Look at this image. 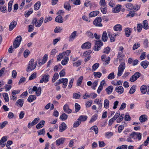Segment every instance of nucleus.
Segmentation results:
<instances>
[{"instance_id": "1", "label": "nucleus", "mask_w": 149, "mask_h": 149, "mask_svg": "<svg viewBox=\"0 0 149 149\" xmlns=\"http://www.w3.org/2000/svg\"><path fill=\"white\" fill-rule=\"evenodd\" d=\"M37 64V62H34L33 59H31L29 61L26 69L27 72H30L36 68Z\"/></svg>"}, {"instance_id": "2", "label": "nucleus", "mask_w": 149, "mask_h": 149, "mask_svg": "<svg viewBox=\"0 0 149 149\" xmlns=\"http://www.w3.org/2000/svg\"><path fill=\"white\" fill-rule=\"evenodd\" d=\"M43 20L44 18L42 17L40 18L38 21L36 18H35L33 19L32 23L33 24H35L36 27H39L41 26Z\"/></svg>"}, {"instance_id": "3", "label": "nucleus", "mask_w": 149, "mask_h": 149, "mask_svg": "<svg viewBox=\"0 0 149 149\" xmlns=\"http://www.w3.org/2000/svg\"><path fill=\"white\" fill-rule=\"evenodd\" d=\"M103 45V43L101 40H96L95 42V45L93 49L94 51H98L101 49V47Z\"/></svg>"}, {"instance_id": "4", "label": "nucleus", "mask_w": 149, "mask_h": 149, "mask_svg": "<svg viewBox=\"0 0 149 149\" xmlns=\"http://www.w3.org/2000/svg\"><path fill=\"white\" fill-rule=\"evenodd\" d=\"M125 68V63L121 62L118 67L117 75L119 77L120 76L123 74Z\"/></svg>"}, {"instance_id": "5", "label": "nucleus", "mask_w": 149, "mask_h": 149, "mask_svg": "<svg viewBox=\"0 0 149 149\" xmlns=\"http://www.w3.org/2000/svg\"><path fill=\"white\" fill-rule=\"evenodd\" d=\"M22 40V37L20 36H17L13 42V47L15 48H16L19 45Z\"/></svg>"}, {"instance_id": "6", "label": "nucleus", "mask_w": 149, "mask_h": 149, "mask_svg": "<svg viewBox=\"0 0 149 149\" xmlns=\"http://www.w3.org/2000/svg\"><path fill=\"white\" fill-rule=\"evenodd\" d=\"M130 136L134 139H138L140 140L141 138V134L140 133L133 132L130 134Z\"/></svg>"}, {"instance_id": "7", "label": "nucleus", "mask_w": 149, "mask_h": 149, "mask_svg": "<svg viewBox=\"0 0 149 149\" xmlns=\"http://www.w3.org/2000/svg\"><path fill=\"white\" fill-rule=\"evenodd\" d=\"M102 19L100 17H97L93 21V24L96 26H102V25L101 23Z\"/></svg>"}, {"instance_id": "8", "label": "nucleus", "mask_w": 149, "mask_h": 149, "mask_svg": "<svg viewBox=\"0 0 149 149\" xmlns=\"http://www.w3.org/2000/svg\"><path fill=\"white\" fill-rule=\"evenodd\" d=\"M49 74H44L42 76L40 82L41 83H42L44 82L47 83L49 81Z\"/></svg>"}, {"instance_id": "9", "label": "nucleus", "mask_w": 149, "mask_h": 149, "mask_svg": "<svg viewBox=\"0 0 149 149\" xmlns=\"http://www.w3.org/2000/svg\"><path fill=\"white\" fill-rule=\"evenodd\" d=\"M48 58V56L47 54H45L42 60L41 59H39L38 60V64L40 66L41 65L45 63L47 61Z\"/></svg>"}, {"instance_id": "10", "label": "nucleus", "mask_w": 149, "mask_h": 149, "mask_svg": "<svg viewBox=\"0 0 149 149\" xmlns=\"http://www.w3.org/2000/svg\"><path fill=\"white\" fill-rule=\"evenodd\" d=\"M7 140V136H6L3 137L0 141V144L1 145V147H3L6 145V143L5 142Z\"/></svg>"}, {"instance_id": "11", "label": "nucleus", "mask_w": 149, "mask_h": 149, "mask_svg": "<svg viewBox=\"0 0 149 149\" xmlns=\"http://www.w3.org/2000/svg\"><path fill=\"white\" fill-rule=\"evenodd\" d=\"M59 128V132H62L67 128V125L65 123L63 122L61 124Z\"/></svg>"}, {"instance_id": "12", "label": "nucleus", "mask_w": 149, "mask_h": 149, "mask_svg": "<svg viewBox=\"0 0 149 149\" xmlns=\"http://www.w3.org/2000/svg\"><path fill=\"white\" fill-rule=\"evenodd\" d=\"M91 47V43L89 42H86L83 44L81 46L82 49H89Z\"/></svg>"}, {"instance_id": "13", "label": "nucleus", "mask_w": 149, "mask_h": 149, "mask_svg": "<svg viewBox=\"0 0 149 149\" xmlns=\"http://www.w3.org/2000/svg\"><path fill=\"white\" fill-rule=\"evenodd\" d=\"M17 24V22L15 21H13L10 24L9 27V31H11L16 26Z\"/></svg>"}, {"instance_id": "14", "label": "nucleus", "mask_w": 149, "mask_h": 149, "mask_svg": "<svg viewBox=\"0 0 149 149\" xmlns=\"http://www.w3.org/2000/svg\"><path fill=\"white\" fill-rule=\"evenodd\" d=\"M132 29L130 28H127L125 29V34L127 37H129L131 33Z\"/></svg>"}, {"instance_id": "15", "label": "nucleus", "mask_w": 149, "mask_h": 149, "mask_svg": "<svg viewBox=\"0 0 149 149\" xmlns=\"http://www.w3.org/2000/svg\"><path fill=\"white\" fill-rule=\"evenodd\" d=\"M77 31H74L72 32L69 38V40L70 41H73L76 38L77 36Z\"/></svg>"}, {"instance_id": "16", "label": "nucleus", "mask_w": 149, "mask_h": 149, "mask_svg": "<svg viewBox=\"0 0 149 149\" xmlns=\"http://www.w3.org/2000/svg\"><path fill=\"white\" fill-rule=\"evenodd\" d=\"M113 29L115 31H120L122 30V26L120 24H117L114 26Z\"/></svg>"}, {"instance_id": "17", "label": "nucleus", "mask_w": 149, "mask_h": 149, "mask_svg": "<svg viewBox=\"0 0 149 149\" xmlns=\"http://www.w3.org/2000/svg\"><path fill=\"white\" fill-rule=\"evenodd\" d=\"M121 9V5H118L113 9L112 11L114 13H118L120 11Z\"/></svg>"}, {"instance_id": "18", "label": "nucleus", "mask_w": 149, "mask_h": 149, "mask_svg": "<svg viewBox=\"0 0 149 149\" xmlns=\"http://www.w3.org/2000/svg\"><path fill=\"white\" fill-rule=\"evenodd\" d=\"M45 124V121L43 120H41L36 125V128L38 129H39L43 127L44 125Z\"/></svg>"}, {"instance_id": "19", "label": "nucleus", "mask_w": 149, "mask_h": 149, "mask_svg": "<svg viewBox=\"0 0 149 149\" xmlns=\"http://www.w3.org/2000/svg\"><path fill=\"white\" fill-rule=\"evenodd\" d=\"M116 91L120 94H122L124 92V88L122 86L116 87Z\"/></svg>"}, {"instance_id": "20", "label": "nucleus", "mask_w": 149, "mask_h": 149, "mask_svg": "<svg viewBox=\"0 0 149 149\" xmlns=\"http://www.w3.org/2000/svg\"><path fill=\"white\" fill-rule=\"evenodd\" d=\"M63 17L60 15H58L55 19V21L56 22L60 23L63 22Z\"/></svg>"}, {"instance_id": "21", "label": "nucleus", "mask_w": 149, "mask_h": 149, "mask_svg": "<svg viewBox=\"0 0 149 149\" xmlns=\"http://www.w3.org/2000/svg\"><path fill=\"white\" fill-rule=\"evenodd\" d=\"M63 109L64 111L67 113H70L72 111L69 108L68 105L67 104H65L64 105Z\"/></svg>"}, {"instance_id": "22", "label": "nucleus", "mask_w": 149, "mask_h": 149, "mask_svg": "<svg viewBox=\"0 0 149 149\" xmlns=\"http://www.w3.org/2000/svg\"><path fill=\"white\" fill-rule=\"evenodd\" d=\"M65 140V138H61L59 139L56 141V143L58 146H59L61 144H63L64 143Z\"/></svg>"}, {"instance_id": "23", "label": "nucleus", "mask_w": 149, "mask_h": 149, "mask_svg": "<svg viewBox=\"0 0 149 149\" xmlns=\"http://www.w3.org/2000/svg\"><path fill=\"white\" fill-rule=\"evenodd\" d=\"M113 89V87L112 86H109L106 89V91L107 93L108 94H110L112 92Z\"/></svg>"}, {"instance_id": "24", "label": "nucleus", "mask_w": 149, "mask_h": 149, "mask_svg": "<svg viewBox=\"0 0 149 149\" xmlns=\"http://www.w3.org/2000/svg\"><path fill=\"white\" fill-rule=\"evenodd\" d=\"M147 86L145 85L142 86L140 88L141 93L143 94H145L147 92Z\"/></svg>"}, {"instance_id": "25", "label": "nucleus", "mask_w": 149, "mask_h": 149, "mask_svg": "<svg viewBox=\"0 0 149 149\" xmlns=\"http://www.w3.org/2000/svg\"><path fill=\"white\" fill-rule=\"evenodd\" d=\"M107 32L106 31H104L103 32L102 36V40L104 42H106L107 41Z\"/></svg>"}, {"instance_id": "26", "label": "nucleus", "mask_w": 149, "mask_h": 149, "mask_svg": "<svg viewBox=\"0 0 149 149\" xmlns=\"http://www.w3.org/2000/svg\"><path fill=\"white\" fill-rule=\"evenodd\" d=\"M149 64V62L147 61H145L141 62V65L143 67L144 69H146L148 67Z\"/></svg>"}, {"instance_id": "27", "label": "nucleus", "mask_w": 149, "mask_h": 149, "mask_svg": "<svg viewBox=\"0 0 149 149\" xmlns=\"http://www.w3.org/2000/svg\"><path fill=\"white\" fill-rule=\"evenodd\" d=\"M87 118V116H86L81 115L80 116L78 120L81 122H84L85 121Z\"/></svg>"}, {"instance_id": "28", "label": "nucleus", "mask_w": 149, "mask_h": 149, "mask_svg": "<svg viewBox=\"0 0 149 149\" xmlns=\"http://www.w3.org/2000/svg\"><path fill=\"white\" fill-rule=\"evenodd\" d=\"M139 120L142 123L146 121L147 118L145 115H143L140 117Z\"/></svg>"}, {"instance_id": "29", "label": "nucleus", "mask_w": 149, "mask_h": 149, "mask_svg": "<svg viewBox=\"0 0 149 149\" xmlns=\"http://www.w3.org/2000/svg\"><path fill=\"white\" fill-rule=\"evenodd\" d=\"M106 56V55L104 54L103 55L101 56V59L102 60L104 61H105V62L103 63V64L104 65H106L107 64L109 63V61L110 60V59L109 60H106L105 58V57Z\"/></svg>"}, {"instance_id": "30", "label": "nucleus", "mask_w": 149, "mask_h": 149, "mask_svg": "<svg viewBox=\"0 0 149 149\" xmlns=\"http://www.w3.org/2000/svg\"><path fill=\"white\" fill-rule=\"evenodd\" d=\"M36 99V97L35 95H30L29 97L27 100L29 102H31Z\"/></svg>"}, {"instance_id": "31", "label": "nucleus", "mask_w": 149, "mask_h": 149, "mask_svg": "<svg viewBox=\"0 0 149 149\" xmlns=\"http://www.w3.org/2000/svg\"><path fill=\"white\" fill-rule=\"evenodd\" d=\"M62 81H63L62 83H63V87L64 88H65L66 87L67 85L68 79L67 78H62Z\"/></svg>"}, {"instance_id": "32", "label": "nucleus", "mask_w": 149, "mask_h": 149, "mask_svg": "<svg viewBox=\"0 0 149 149\" xmlns=\"http://www.w3.org/2000/svg\"><path fill=\"white\" fill-rule=\"evenodd\" d=\"M41 3L40 1H38L34 6V8L35 10H38Z\"/></svg>"}, {"instance_id": "33", "label": "nucleus", "mask_w": 149, "mask_h": 149, "mask_svg": "<svg viewBox=\"0 0 149 149\" xmlns=\"http://www.w3.org/2000/svg\"><path fill=\"white\" fill-rule=\"evenodd\" d=\"M99 14V11H95L91 12L89 14V16L90 17H95Z\"/></svg>"}, {"instance_id": "34", "label": "nucleus", "mask_w": 149, "mask_h": 149, "mask_svg": "<svg viewBox=\"0 0 149 149\" xmlns=\"http://www.w3.org/2000/svg\"><path fill=\"white\" fill-rule=\"evenodd\" d=\"M143 28L145 29H149L148 26V21L147 20H144L143 22Z\"/></svg>"}, {"instance_id": "35", "label": "nucleus", "mask_w": 149, "mask_h": 149, "mask_svg": "<svg viewBox=\"0 0 149 149\" xmlns=\"http://www.w3.org/2000/svg\"><path fill=\"white\" fill-rule=\"evenodd\" d=\"M24 100L23 99H19L16 102V105L19 104L21 107H22L24 103Z\"/></svg>"}, {"instance_id": "36", "label": "nucleus", "mask_w": 149, "mask_h": 149, "mask_svg": "<svg viewBox=\"0 0 149 149\" xmlns=\"http://www.w3.org/2000/svg\"><path fill=\"white\" fill-rule=\"evenodd\" d=\"M59 75L57 73H55L53 76L52 79V82L53 83L58 78Z\"/></svg>"}, {"instance_id": "37", "label": "nucleus", "mask_w": 149, "mask_h": 149, "mask_svg": "<svg viewBox=\"0 0 149 149\" xmlns=\"http://www.w3.org/2000/svg\"><path fill=\"white\" fill-rule=\"evenodd\" d=\"M109 101L107 99H105L104 100V107L107 109L109 107Z\"/></svg>"}, {"instance_id": "38", "label": "nucleus", "mask_w": 149, "mask_h": 149, "mask_svg": "<svg viewBox=\"0 0 149 149\" xmlns=\"http://www.w3.org/2000/svg\"><path fill=\"white\" fill-rule=\"evenodd\" d=\"M127 8L129 9L130 10L134 11V6L131 3H130L127 4L126 5Z\"/></svg>"}, {"instance_id": "39", "label": "nucleus", "mask_w": 149, "mask_h": 149, "mask_svg": "<svg viewBox=\"0 0 149 149\" xmlns=\"http://www.w3.org/2000/svg\"><path fill=\"white\" fill-rule=\"evenodd\" d=\"M62 30V28L59 26H57L55 29L54 32L55 33H60L61 32Z\"/></svg>"}, {"instance_id": "40", "label": "nucleus", "mask_w": 149, "mask_h": 149, "mask_svg": "<svg viewBox=\"0 0 149 149\" xmlns=\"http://www.w3.org/2000/svg\"><path fill=\"white\" fill-rule=\"evenodd\" d=\"M33 12V10L32 9L30 8L29 9V10L27 12H25V16L26 17H28L29 15L31 14Z\"/></svg>"}, {"instance_id": "41", "label": "nucleus", "mask_w": 149, "mask_h": 149, "mask_svg": "<svg viewBox=\"0 0 149 149\" xmlns=\"http://www.w3.org/2000/svg\"><path fill=\"white\" fill-rule=\"evenodd\" d=\"M68 115L65 113H63L60 116V118L62 120H64L67 119Z\"/></svg>"}, {"instance_id": "42", "label": "nucleus", "mask_w": 149, "mask_h": 149, "mask_svg": "<svg viewBox=\"0 0 149 149\" xmlns=\"http://www.w3.org/2000/svg\"><path fill=\"white\" fill-rule=\"evenodd\" d=\"M136 86L135 85H133L131 87L129 91L130 94H132L134 93L136 91Z\"/></svg>"}, {"instance_id": "43", "label": "nucleus", "mask_w": 149, "mask_h": 149, "mask_svg": "<svg viewBox=\"0 0 149 149\" xmlns=\"http://www.w3.org/2000/svg\"><path fill=\"white\" fill-rule=\"evenodd\" d=\"M64 8L66 10H70L71 9V7L69 3L66 2L64 4Z\"/></svg>"}, {"instance_id": "44", "label": "nucleus", "mask_w": 149, "mask_h": 149, "mask_svg": "<svg viewBox=\"0 0 149 149\" xmlns=\"http://www.w3.org/2000/svg\"><path fill=\"white\" fill-rule=\"evenodd\" d=\"M141 74L139 72H135L132 76L134 77L135 80H136L141 76Z\"/></svg>"}, {"instance_id": "45", "label": "nucleus", "mask_w": 149, "mask_h": 149, "mask_svg": "<svg viewBox=\"0 0 149 149\" xmlns=\"http://www.w3.org/2000/svg\"><path fill=\"white\" fill-rule=\"evenodd\" d=\"M81 96L80 93L79 92L77 93H74L73 95V98L76 99H79Z\"/></svg>"}, {"instance_id": "46", "label": "nucleus", "mask_w": 149, "mask_h": 149, "mask_svg": "<svg viewBox=\"0 0 149 149\" xmlns=\"http://www.w3.org/2000/svg\"><path fill=\"white\" fill-rule=\"evenodd\" d=\"M3 97L6 102H8L9 101V97L8 94L6 93H4L3 94Z\"/></svg>"}, {"instance_id": "47", "label": "nucleus", "mask_w": 149, "mask_h": 149, "mask_svg": "<svg viewBox=\"0 0 149 149\" xmlns=\"http://www.w3.org/2000/svg\"><path fill=\"white\" fill-rule=\"evenodd\" d=\"M90 130H92L94 131L95 132V134H97L98 131V130L97 127L96 126H93L90 129Z\"/></svg>"}, {"instance_id": "48", "label": "nucleus", "mask_w": 149, "mask_h": 149, "mask_svg": "<svg viewBox=\"0 0 149 149\" xmlns=\"http://www.w3.org/2000/svg\"><path fill=\"white\" fill-rule=\"evenodd\" d=\"M39 120L40 118H35V119L31 123V126H33L36 124Z\"/></svg>"}, {"instance_id": "49", "label": "nucleus", "mask_w": 149, "mask_h": 149, "mask_svg": "<svg viewBox=\"0 0 149 149\" xmlns=\"http://www.w3.org/2000/svg\"><path fill=\"white\" fill-rule=\"evenodd\" d=\"M102 13L103 14H105L107 12V8L105 6H101L100 8Z\"/></svg>"}, {"instance_id": "50", "label": "nucleus", "mask_w": 149, "mask_h": 149, "mask_svg": "<svg viewBox=\"0 0 149 149\" xmlns=\"http://www.w3.org/2000/svg\"><path fill=\"white\" fill-rule=\"evenodd\" d=\"M83 77L81 76L78 79L77 82V85L78 86H80L81 84L83 79Z\"/></svg>"}, {"instance_id": "51", "label": "nucleus", "mask_w": 149, "mask_h": 149, "mask_svg": "<svg viewBox=\"0 0 149 149\" xmlns=\"http://www.w3.org/2000/svg\"><path fill=\"white\" fill-rule=\"evenodd\" d=\"M64 56V53H60L57 56V60L58 61H61V59Z\"/></svg>"}, {"instance_id": "52", "label": "nucleus", "mask_w": 149, "mask_h": 149, "mask_svg": "<svg viewBox=\"0 0 149 149\" xmlns=\"http://www.w3.org/2000/svg\"><path fill=\"white\" fill-rule=\"evenodd\" d=\"M69 60V58L68 57H66L64 59V60H63L61 61V64L63 65H66L68 61Z\"/></svg>"}, {"instance_id": "53", "label": "nucleus", "mask_w": 149, "mask_h": 149, "mask_svg": "<svg viewBox=\"0 0 149 149\" xmlns=\"http://www.w3.org/2000/svg\"><path fill=\"white\" fill-rule=\"evenodd\" d=\"M115 77L114 74L113 72H112L109 74L107 76V78L109 79H113Z\"/></svg>"}, {"instance_id": "54", "label": "nucleus", "mask_w": 149, "mask_h": 149, "mask_svg": "<svg viewBox=\"0 0 149 149\" xmlns=\"http://www.w3.org/2000/svg\"><path fill=\"white\" fill-rule=\"evenodd\" d=\"M93 74L95 77L100 78L102 75V74L100 72H94L93 73Z\"/></svg>"}, {"instance_id": "55", "label": "nucleus", "mask_w": 149, "mask_h": 149, "mask_svg": "<svg viewBox=\"0 0 149 149\" xmlns=\"http://www.w3.org/2000/svg\"><path fill=\"white\" fill-rule=\"evenodd\" d=\"M41 92V87H39L36 91V94L37 96H40Z\"/></svg>"}, {"instance_id": "56", "label": "nucleus", "mask_w": 149, "mask_h": 149, "mask_svg": "<svg viewBox=\"0 0 149 149\" xmlns=\"http://www.w3.org/2000/svg\"><path fill=\"white\" fill-rule=\"evenodd\" d=\"M99 64L98 63H96L94 64L92 66V71H95L99 67Z\"/></svg>"}, {"instance_id": "57", "label": "nucleus", "mask_w": 149, "mask_h": 149, "mask_svg": "<svg viewBox=\"0 0 149 149\" xmlns=\"http://www.w3.org/2000/svg\"><path fill=\"white\" fill-rule=\"evenodd\" d=\"M75 111L76 112H78L80 109V106L77 103H75Z\"/></svg>"}, {"instance_id": "58", "label": "nucleus", "mask_w": 149, "mask_h": 149, "mask_svg": "<svg viewBox=\"0 0 149 149\" xmlns=\"http://www.w3.org/2000/svg\"><path fill=\"white\" fill-rule=\"evenodd\" d=\"M86 35L88 37L91 38H93V34L89 31H88L86 33Z\"/></svg>"}, {"instance_id": "59", "label": "nucleus", "mask_w": 149, "mask_h": 149, "mask_svg": "<svg viewBox=\"0 0 149 149\" xmlns=\"http://www.w3.org/2000/svg\"><path fill=\"white\" fill-rule=\"evenodd\" d=\"M92 103L93 101L92 100H90L87 102L85 104L86 107V108L89 107H91Z\"/></svg>"}, {"instance_id": "60", "label": "nucleus", "mask_w": 149, "mask_h": 149, "mask_svg": "<svg viewBox=\"0 0 149 149\" xmlns=\"http://www.w3.org/2000/svg\"><path fill=\"white\" fill-rule=\"evenodd\" d=\"M81 61L78 60L76 62L73 63V66H74L78 67L81 64Z\"/></svg>"}, {"instance_id": "61", "label": "nucleus", "mask_w": 149, "mask_h": 149, "mask_svg": "<svg viewBox=\"0 0 149 149\" xmlns=\"http://www.w3.org/2000/svg\"><path fill=\"white\" fill-rule=\"evenodd\" d=\"M38 135H45V130L44 129H42V130L38 131Z\"/></svg>"}, {"instance_id": "62", "label": "nucleus", "mask_w": 149, "mask_h": 149, "mask_svg": "<svg viewBox=\"0 0 149 149\" xmlns=\"http://www.w3.org/2000/svg\"><path fill=\"white\" fill-rule=\"evenodd\" d=\"M0 10L1 12L3 13H5V11L6 10V8L5 6H0Z\"/></svg>"}, {"instance_id": "63", "label": "nucleus", "mask_w": 149, "mask_h": 149, "mask_svg": "<svg viewBox=\"0 0 149 149\" xmlns=\"http://www.w3.org/2000/svg\"><path fill=\"white\" fill-rule=\"evenodd\" d=\"M36 72H34L29 77V80H32L36 77Z\"/></svg>"}, {"instance_id": "64", "label": "nucleus", "mask_w": 149, "mask_h": 149, "mask_svg": "<svg viewBox=\"0 0 149 149\" xmlns=\"http://www.w3.org/2000/svg\"><path fill=\"white\" fill-rule=\"evenodd\" d=\"M97 116L96 115H94L91 118L89 121L90 123H91L95 121L97 118Z\"/></svg>"}]
</instances>
